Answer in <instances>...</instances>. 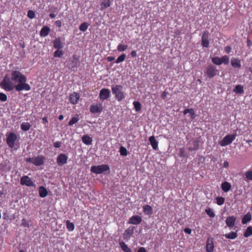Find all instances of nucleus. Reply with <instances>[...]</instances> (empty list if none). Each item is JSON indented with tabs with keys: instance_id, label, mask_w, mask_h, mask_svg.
<instances>
[{
	"instance_id": "1",
	"label": "nucleus",
	"mask_w": 252,
	"mask_h": 252,
	"mask_svg": "<svg viewBox=\"0 0 252 252\" xmlns=\"http://www.w3.org/2000/svg\"><path fill=\"white\" fill-rule=\"evenodd\" d=\"M12 80V78L11 79L8 75H5L0 83V87L7 92L13 90L15 88V85Z\"/></svg>"
},
{
	"instance_id": "2",
	"label": "nucleus",
	"mask_w": 252,
	"mask_h": 252,
	"mask_svg": "<svg viewBox=\"0 0 252 252\" xmlns=\"http://www.w3.org/2000/svg\"><path fill=\"white\" fill-rule=\"evenodd\" d=\"M123 89V87L120 85H116L112 87V94L115 95V98L119 101H122L125 97Z\"/></svg>"
},
{
	"instance_id": "3",
	"label": "nucleus",
	"mask_w": 252,
	"mask_h": 252,
	"mask_svg": "<svg viewBox=\"0 0 252 252\" xmlns=\"http://www.w3.org/2000/svg\"><path fill=\"white\" fill-rule=\"evenodd\" d=\"M12 80L16 83H21L22 82H26V77L22 74L19 71L14 70L11 72Z\"/></svg>"
},
{
	"instance_id": "4",
	"label": "nucleus",
	"mask_w": 252,
	"mask_h": 252,
	"mask_svg": "<svg viewBox=\"0 0 252 252\" xmlns=\"http://www.w3.org/2000/svg\"><path fill=\"white\" fill-rule=\"evenodd\" d=\"M236 137V134L227 135L220 142V144L221 146L228 145L235 140Z\"/></svg>"
},
{
	"instance_id": "5",
	"label": "nucleus",
	"mask_w": 252,
	"mask_h": 252,
	"mask_svg": "<svg viewBox=\"0 0 252 252\" xmlns=\"http://www.w3.org/2000/svg\"><path fill=\"white\" fill-rule=\"evenodd\" d=\"M109 169V167L107 165L102 164L98 166H93L91 167V171L92 172L96 174H101L104 171H106Z\"/></svg>"
},
{
	"instance_id": "6",
	"label": "nucleus",
	"mask_w": 252,
	"mask_h": 252,
	"mask_svg": "<svg viewBox=\"0 0 252 252\" xmlns=\"http://www.w3.org/2000/svg\"><path fill=\"white\" fill-rule=\"evenodd\" d=\"M17 139V135L14 132H10L7 135L6 143L8 147L13 148L15 146V142Z\"/></svg>"
},
{
	"instance_id": "7",
	"label": "nucleus",
	"mask_w": 252,
	"mask_h": 252,
	"mask_svg": "<svg viewBox=\"0 0 252 252\" xmlns=\"http://www.w3.org/2000/svg\"><path fill=\"white\" fill-rule=\"evenodd\" d=\"M90 110L93 114L100 113L103 110L102 103L101 102L94 103L91 105Z\"/></svg>"
},
{
	"instance_id": "8",
	"label": "nucleus",
	"mask_w": 252,
	"mask_h": 252,
	"mask_svg": "<svg viewBox=\"0 0 252 252\" xmlns=\"http://www.w3.org/2000/svg\"><path fill=\"white\" fill-rule=\"evenodd\" d=\"M15 89L17 92L28 91L31 90V87L28 84L26 83V82H22L16 85Z\"/></svg>"
},
{
	"instance_id": "9",
	"label": "nucleus",
	"mask_w": 252,
	"mask_h": 252,
	"mask_svg": "<svg viewBox=\"0 0 252 252\" xmlns=\"http://www.w3.org/2000/svg\"><path fill=\"white\" fill-rule=\"evenodd\" d=\"M20 184L23 186L28 187H34L35 184L32 181L31 179L28 176L25 175L21 178Z\"/></svg>"
},
{
	"instance_id": "10",
	"label": "nucleus",
	"mask_w": 252,
	"mask_h": 252,
	"mask_svg": "<svg viewBox=\"0 0 252 252\" xmlns=\"http://www.w3.org/2000/svg\"><path fill=\"white\" fill-rule=\"evenodd\" d=\"M218 72V70L216 67L213 65H209L206 68V73L207 76L212 78L216 75Z\"/></svg>"
},
{
	"instance_id": "11",
	"label": "nucleus",
	"mask_w": 252,
	"mask_h": 252,
	"mask_svg": "<svg viewBox=\"0 0 252 252\" xmlns=\"http://www.w3.org/2000/svg\"><path fill=\"white\" fill-rule=\"evenodd\" d=\"M110 91L108 89L103 88L99 93V97L102 100H106L110 97Z\"/></svg>"
},
{
	"instance_id": "12",
	"label": "nucleus",
	"mask_w": 252,
	"mask_h": 252,
	"mask_svg": "<svg viewBox=\"0 0 252 252\" xmlns=\"http://www.w3.org/2000/svg\"><path fill=\"white\" fill-rule=\"evenodd\" d=\"M209 33L207 31H205L203 32L202 38H201V43L202 45L204 47H208L209 44Z\"/></svg>"
},
{
	"instance_id": "13",
	"label": "nucleus",
	"mask_w": 252,
	"mask_h": 252,
	"mask_svg": "<svg viewBox=\"0 0 252 252\" xmlns=\"http://www.w3.org/2000/svg\"><path fill=\"white\" fill-rule=\"evenodd\" d=\"M45 158L43 156L40 155L33 158L32 163L36 166H40L44 164Z\"/></svg>"
},
{
	"instance_id": "14",
	"label": "nucleus",
	"mask_w": 252,
	"mask_h": 252,
	"mask_svg": "<svg viewBox=\"0 0 252 252\" xmlns=\"http://www.w3.org/2000/svg\"><path fill=\"white\" fill-rule=\"evenodd\" d=\"M142 221V218L139 216H133L129 218L128 223L137 225L139 224Z\"/></svg>"
},
{
	"instance_id": "15",
	"label": "nucleus",
	"mask_w": 252,
	"mask_h": 252,
	"mask_svg": "<svg viewBox=\"0 0 252 252\" xmlns=\"http://www.w3.org/2000/svg\"><path fill=\"white\" fill-rule=\"evenodd\" d=\"M80 95L78 93H73L69 96L70 103L73 104H77L79 100Z\"/></svg>"
},
{
	"instance_id": "16",
	"label": "nucleus",
	"mask_w": 252,
	"mask_h": 252,
	"mask_svg": "<svg viewBox=\"0 0 252 252\" xmlns=\"http://www.w3.org/2000/svg\"><path fill=\"white\" fill-rule=\"evenodd\" d=\"M134 229V226H131L125 230L124 233L125 238H129L133 234Z\"/></svg>"
},
{
	"instance_id": "17",
	"label": "nucleus",
	"mask_w": 252,
	"mask_h": 252,
	"mask_svg": "<svg viewBox=\"0 0 252 252\" xmlns=\"http://www.w3.org/2000/svg\"><path fill=\"white\" fill-rule=\"evenodd\" d=\"M214 243L212 239H208L206 246V251L207 252H212L214 250Z\"/></svg>"
},
{
	"instance_id": "18",
	"label": "nucleus",
	"mask_w": 252,
	"mask_h": 252,
	"mask_svg": "<svg viewBox=\"0 0 252 252\" xmlns=\"http://www.w3.org/2000/svg\"><path fill=\"white\" fill-rule=\"evenodd\" d=\"M236 217L234 216L228 217L226 220V224L229 227H232L235 224Z\"/></svg>"
},
{
	"instance_id": "19",
	"label": "nucleus",
	"mask_w": 252,
	"mask_h": 252,
	"mask_svg": "<svg viewBox=\"0 0 252 252\" xmlns=\"http://www.w3.org/2000/svg\"><path fill=\"white\" fill-rule=\"evenodd\" d=\"M231 64L234 68H240L241 63L240 60L238 58H232L231 60Z\"/></svg>"
},
{
	"instance_id": "20",
	"label": "nucleus",
	"mask_w": 252,
	"mask_h": 252,
	"mask_svg": "<svg viewBox=\"0 0 252 252\" xmlns=\"http://www.w3.org/2000/svg\"><path fill=\"white\" fill-rule=\"evenodd\" d=\"M150 144L154 150H157L158 148V142L154 136H150L149 138Z\"/></svg>"
},
{
	"instance_id": "21",
	"label": "nucleus",
	"mask_w": 252,
	"mask_h": 252,
	"mask_svg": "<svg viewBox=\"0 0 252 252\" xmlns=\"http://www.w3.org/2000/svg\"><path fill=\"white\" fill-rule=\"evenodd\" d=\"M82 140L83 143L87 145H91L93 141L92 138L88 135H84L82 138Z\"/></svg>"
},
{
	"instance_id": "22",
	"label": "nucleus",
	"mask_w": 252,
	"mask_h": 252,
	"mask_svg": "<svg viewBox=\"0 0 252 252\" xmlns=\"http://www.w3.org/2000/svg\"><path fill=\"white\" fill-rule=\"evenodd\" d=\"M50 31V29L49 27H48L47 26L43 27L40 31V36L42 37L46 36L47 35H48Z\"/></svg>"
},
{
	"instance_id": "23",
	"label": "nucleus",
	"mask_w": 252,
	"mask_h": 252,
	"mask_svg": "<svg viewBox=\"0 0 252 252\" xmlns=\"http://www.w3.org/2000/svg\"><path fill=\"white\" fill-rule=\"evenodd\" d=\"M252 219V215L250 213H247L243 217L242 220V224H246L248 222H249Z\"/></svg>"
},
{
	"instance_id": "24",
	"label": "nucleus",
	"mask_w": 252,
	"mask_h": 252,
	"mask_svg": "<svg viewBox=\"0 0 252 252\" xmlns=\"http://www.w3.org/2000/svg\"><path fill=\"white\" fill-rule=\"evenodd\" d=\"M38 191L39 196L42 198L46 197L47 195V189L43 186L39 187Z\"/></svg>"
},
{
	"instance_id": "25",
	"label": "nucleus",
	"mask_w": 252,
	"mask_h": 252,
	"mask_svg": "<svg viewBox=\"0 0 252 252\" xmlns=\"http://www.w3.org/2000/svg\"><path fill=\"white\" fill-rule=\"evenodd\" d=\"M231 187V185L227 182H224L221 184V189L224 192L228 191Z\"/></svg>"
},
{
	"instance_id": "26",
	"label": "nucleus",
	"mask_w": 252,
	"mask_h": 252,
	"mask_svg": "<svg viewBox=\"0 0 252 252\" xmlns=\"http://www.w3.org/2000/svg\"><path fill=\"white\" fill-rule=\"evenodd\" d=\"M144 212L148 215H151L153 214V209L151 206L148 205H145L143 207Z\"/></svg>"
},
{
	"instance_id": "27",
	"label": "nucleus",
	"mask_w": 252,
	"mask_h": 252,
	"mask_svg": "<svg viewBox=\"0 0 252 252\" xmlns=\"http://www.w3.org/2000/svg\"><path fill=\"white\" fill-rule=\"evenodd\" d=\"M110 5V0H103L100 4V10H102L103 9L109 7Z\"/></svg>"
},
{
	"instance_id": "28",
	"label": "nucleus",
	"mask_w": 252,
	"mask_h": 252,
	"mask_svg": "<svg viewBox=\"0 0 252 252\" xmlns=\"http://www.w3.org/2000/svg\"><path fill=\"white\" fill-rule=\"evenodd\" d=\"M120 246L124 252H131L130 249L123 241L119 243Z\"/></svg>"
},
{
	"instance_id": "29",
	"label": "nucleus",
	"mask_w": 252,
	"mask_h": 252,
	"mask_svg": "<svg viewBox=\"0 0 252 252\" xmlns=\"http://www.w3.org/2000/svg\"><path fill=\"white\" fill-rule=\"evenodd\" d=\"M183 113H184V115H186L187 113H189V115H190V118L191 119H193L195 117L194 111L193 109H185L183 111Z\"/></svg>"
},
{
	"instance_id": "30",
	"label": "nucleus",
	"mask_w": 252,
	"mask_h": 252,
	"mask_svg": "<svg viewBox=\"0 0 252 252\" xmlns=\"http://www.w3.org/2000/svg\"><path fill=\"white\" fill-rule=\"evenodd\" d=\"M224 236L226 238L229 239H234L237 237V234L235 232H231L228 234H225L224 235Z\"/></svg>"
},
{
	"instance_id": "31",
	"label": "nucleus",
	"mask_w": 252,
	"mask_h": 252,
	"mask_svg": "<svg viewBox=\"0 0 252 252\" xmlns=\"http://www.w3.org/2000/svg\"><path fill=\"white\" fill-rule=\"evenodd\" d=\"M233 92L236 94H242L244 92L243 87L240 85H237L234 89Z\"/></svg>"
},
{
	"instance_id": "32",
	"label": "nucleus",
	"mask_w": 252,
	"mask_h": 252,
	"mask_svg": "<svg viewBox=\"0 0 252 252\" xmlns=\"http://www.w3.org/2000/svg\"><path fill=\"white\" fill-rule=\"evenodd\" d=\"M31 126L28 122H23L21 125V128L24 131H28L30 129Z\"/></svg>"
},
{
	"instance_id": "33",
	"label": "nucleus",
	"mask_w": 252,
	"mask_h": 252,
	"mask_svg": "<svg viewBox=\"0 0 252 252\" xmlns=\"http://www.w3.org/2000/svg\"><path fill=\"white\" fill-rule=\"evenodd\" d=\"M54 46L55 48L60 49L62 48V43L61 40L59 38H57L54 42Z\"/></svg>"
},
{
	"instance_id": "34",
	"label": "nucleus",
	"mask_w": 252,
	"mask_h": 252,
	"mask_svg": "<svg viewBox=\"0 0 252 252\" xmlns=\"http://www.w3.org/2000/svg\"><path fill=\"white\" fill-rule=\"evenodd\" d=\"M252 235V226H249L246 230L244 235L245 237H248Z\"/></svg>"
},
{
	"instance_id": "35",
	"label": "nucleus",
	"mask_w": 252,
	"mask_h": 252,
	"mask_svg": "<svg viewBox=\"0 0 252 252\" xmlns=\"http://www.w3.org/2000/svg\"><path fill=\"white\" fill-rule=\"evenodd\" d=\"M133 104L136 112H139L141 109V105L138 101H134Z\"/></svg>"
},
{
	"instance_id": "36",
	"label": "nucleus",
	"mask_w": 252,
	"mask_h": 252,
	"mask_svg": "<svg viewBox=\"0 0 252 252\" xmlns=\"http://www.w3.org/2000/svg\"><path fill=\"white\" fill-rule=\"evenodd\" d=\"M66 224V228L68 231H72L74 230V224L72 222H71L67 220Z\"/></svg>"
},
{
	"instance_id": "37",
	"label": "nucleus",
	"mask_w": 252,
	"mask_h": 252,
	"mask_svg": "<svg viewBox=\"0 0 252 252\" xmlns=\"http://www.w3.org/2000/svg\"><path fill=\"white\" fill-rule=\"evenodd\" d=\"M212 62L216 65H220L222 64L220 58L215 57L212 58Z\"/></svg>"
},
{
	"instance_id": "38",
	"label": "nucleus",
	"mask_w": 252,
	"mask_h": 252,
	"mask_svg": "<svg viewBox=\"0 0 252 252\" xmlns=\"http://www.w3.org/2000/svg\"><path fill=\"white\" fill-rule=\"evenodd\" d=\"M79 120V116L78 115H77L74 117H73L70 120V121L69 122V126H72L73 125V124H75L76 123H77L78 121Z\"/></svg>"
},
{
	"instance_id": "39",
	"label": "nucleus",
	"mask_w": 252,
	"mask_h": 252,
	"mask_svg": "<svg viewBox=\"0 0 252 252\" xmlns=\"http://www.w3.org/2000/svg\"><path fill=\"white\" fill-rule=\"evenodd\" d=\"M205 212L206 214L210 217L214 218L215 216L213 210L210 208L206 209Z\"/></svg>"
},
{
	"instance_id": "40",
	"label": "nucleus",
	"mask_w": 252,
	"mask_h": 252,
	"mask_svg": "<svg viewBox=\"0 0 252 252\" xmlns=\"http://www.w3.org/2000/svg\"><path fill=\"white\" fill-rule=\"evenodd\" d=\"M88 26H89V25L87 23H86V22L83 23L81 24V25L79 27V30L82 32H85L88 29Z\"/></svg>"
},
{
	"instance_id": "41",
	"label": "nucleus",
	"mask_w": 252,
	"mask_h": 252,
	"mask_svg": "<svg viewBox=\"0 0 252 252\" xmlns=\"http://www.w3.org/2000/svg\"><path fill=\"white\" fill-rule=\"evenodd\" d=\"M127 48V46L126 45H123L122 44H119L117 46V50L119 52H123L126 50Z\"/></svg>"
},
{
	"instance_id": "42",
	"label": "nucleus",
	"mask_w": 252,
	"mask_h": 252,
	"mask_svg": "<svg viewBox=\"0 0 252 252\" xmlns=\"http://www.w3.org/2000/svg\"><path fill=\"white\" fill-rule=\"evenodd\" d=\"M126 58V55L125 54H123L121 56H120L117 59L116 61V63H119L121 62L124 61Z\"/></svg>"
},
{
	"instance_id": "43",
	"label": "nucleus",
	"mask_w": 252,
	"mask_h": 252,
	"mask_svg": "<svg viewBox=\"0 0 252 252\" xmlns=\"http://www.w3.org/2000/svg\"><path fill=\"white\" fill-rule=\"evenodd\" d=\"M222 63L228 64L229 63V57L227 56H223L220 58Z\"/></svg>"
},
{
	"instance_id": "44",
	"label": "nucleus",
	"mask_w": 252,
	"mask_h": 252,
	"mask_svg": "<svg viewBox=\"0 0 252 252\" xmlns=\"http://www.w3.org/2000/svg\"><path fill=\"white\" fill-rule=\"evenodd\" d=\"M217 203L219 205H222L224 202V198L222 197H217L216 198Z\"/></svg>"
},
{
	"instance_id": "45",
	"label": "nucleus",
	"mask_w": 252,
	"mask_h": 252,
	"mask_svg": "<svg viewBox=\"0 0 252 252\" xmlns=\"http://www.w3.org/2000/svg\"><path fill=\"white\" fill-rule=\"evenodd\" d=\"M245 176L248 180H252V170L247 171L245 173Z\"/></svg>"
},
{
	"instance_id": "46",
	"label": "nucleus",
	"mask_w": 252,
	"mask_h": 252,
	"mask_svg": "<svg viewBox=\"0 0 252 252\" xmlns=\"http://www.w3.org/2000/svg\"><path fill=\"white\" fill-rule=\"evenodd\" d=\"M193 148H189V150L190 151L193 150H196L198 149V142L197 141H193Z\"/></svg>"
},
{
	"instance_id": "47",
	"label": "nucleus",
	"mask_w": 252,
	"mask_h": 252,
	"mask_svg": "<svg viewBox=\"0 0 252 252\" xmlns=\"http://www.w3.org/2000/svg\"><path fill=\"white\" fill-rule=\"evenodd\" d=\"M57 162L59 165H62L63 164V154H61L57 159Z\"/></svg>"
},
{
	"instance_id": "48",
	"label": "nucleus",
	"mask_w": 252,
	"mask_h": 252,
	"mask_svg": "<svg viewBox=\"0 0 252 252\" xmlns=\"http://www.w3.org/2000/svg\"><path fill=\"white\" fill-rule=\"evenodd\" d=\"M120 152L121 155L122 156H126L127 154L126 149L123 147H121Z\"/></svg>"
},
{
	"instance_id": "49",
	"label": "nucleus",
	"mask_w": 252,
	"mask_h": 252,
	"mask_svg": "<svg viewBox=\"0 0 252 252\" xmlns=\"http://www.w3.org/2000/svg\"><path fill=\"white\" fill-rule=\"evenodd\" d=\"M22 225L24 227H29V222L26 219H23L22 220Z\"/></svg>"
},
{
	"instance_id": "50",
	"label": "nucleus",
	"mask_w": 252,
	"mask_h": 252,
	"mask_svg": "<svg viewBox=\"0 0 252 252\" xmlns=\"http://www.w3.org/2000/svg\"><path fill=\"white\" fill-rule=\"evenodd\" d=\"M7 97L6 95L2 93H0V100L4 102L7 100Z\"/></svg>"
},
{
	"instance_id": "51",
	"label": "nucleus",
	"mask_w": 252,
	"mask_h": 252,
	"mask_svg": "<svg viewBox=\"0 0 252 252\" xmlns=\"http://www.w3.org/2000/svg\"><path fill=\"white\" fill-rule=\"evenodd\" d=\"M28 16L31 19L35 17L34 12L32 10H29L28 12Z\"/></svg>"
},
{
	"instance_id": "52",
	"label": "nucleus",
	"mask_w": 252,
	"mask_h": 252,
	"mask_svg": "<svg viewBox=\"0 0 252 252\" xmlns=\"http://www.w3.org/2000/svg\"><path fill=\"white\" fill-rule=\"evenodd\" d=\"M63 55V52L62 50H60V49H58L56 52H55L54 56L56 57H61V56Z\"/></svg>"
},
{
	"instance_id": "53",
	"label": "nucleus",
	"mask_w": 252,
	"mask_h": 252,
	"mask_svg": "<svg viewBox=\"0 0 252 252\" xmlns=\"http://www.w3.org/2000/svg\"><path fill=\"white\" fill-rule=\"evenodd\" d=\"M54 145L56 148L61 147L62 145V142L59 141L56 142L54 143Z\"/></svg>"
},
{
	"instance_id": "54",
	"label": "nucleus",
	"mask_w": 252,
	"mask_h": 252,
	"mask_svg": "<svg viewBox=\"0 0 252 252\" xmlns=\"http://www.w3.org/2000/svg\"><path fill=\"white\" fill-rule=\"evenodd\" d=\"M168 94V92H166V91H164L162 94H161V98L162 99H165L166 96H167V94Z\"/></svg>"
},
{
	"instance_id": "55",
	"label": "nucleus",
	"mask_w": 252,
	"mask_h": 252,
	"mask_svg": "<svg viewBox=\"0 0 252 252\" xmlns=\"http://www.w3.org/2000/svg\"><path fill=\"white\" fill-rule=\"evenodd\" d=\"M231 50V48L229 46H227L224 48V51L226 53H229Z\"/></svg>"
},
{
	"instance_id": "56",
	"label": "nucleus",
	"mask_w": 252,
	"mask_h": 252,
	"mask_svg": "<svg viewBox=\"0 0 252 252\" xmlns=\"http://www.w3.org/2000/svg\"><path fill=\"white\" fill-rule=\"evenodd\" d=\"M184 232L187 233V234H190L191 232V230L189 228H186L185 229H184Z\"/></svg>"
},
{
	"instance_id": "57",
	"label": "nucleus",
	"mask_w": 252,
	"mask_h": 252,
	"mask_svg": "<svg viewBox=\"0 0 252 252\" xmlns=\"http://www.w3.org/2000/svg\"><path fill=\"white\" fill-rule=\"evenodd\" d=\"M137 252H147L145 248L144 247H140Z\"/></svg>"
},
{
	"instance_id": "58",
	"label": "nucleus",
	"mask_w": 252,
	"mask_h": 252,
	"mask_svg": "<svg viewBox=\"0 0 252 252\" xmlns=\"http://www.w3.org/2000/svg\"><path fill=\"white\" fill-rule=\"evenodd\" d=\"M130 55L132 56V57L135 58L137 56V53L135 51H132V52H131Z\"/></svg>"
},
{
	"instance_id": "59",
	"label": "nucleus",
	"mask_w": 252,
	"mask_h": 252,
	"mask_svg": "<svg viewBox=\"0 0 252 252\" xmlns=\"http://www.w3.org/2000/svg\"><path fill=\"white\" fill-rule=\"evenodd\" d=\"M55 24L57 27H60L62 26V22L60 20L57 21Z\"/></svg>"
},
{
	"instance_id": "60",
	"label": "nucleus",
	"mask_w": 252,
	"mask_h": 252,
	"mask_svg": "<svg viewBox=\"0 0 252 252\" xmlns=\"http://www.w3.org/2000/svg\"><path fill=\"white\" fill-rule=\"evenodd\" d=\"M27 162H32V163L33 162V158H27L26 160Z\"/></svg>"
},
{
	"instance_id": "61",
	"label": "nucleus",
	"mask_w": 252,
	"mask_h": 252,
	"mask_svg": "<svg viewBox=\"0 0 252 252\" xmlns=\"http://www.w3.org/2000/svg\"><path fill=\"white\" fill-rule=\"evenodd\" d=\"M228 166H229V163L227 161H224L223 162V166L224 167L227 168L228 167Z\"/></svg>"
},
{
	"instance_id": "62",
	"label": "nucleus",
	"mask_w": 252,
	"mask_h": 252,
	"mask_svg": "<svg viewBox=\"0 0 252 252\" xmlns=\"http://www.w3.org/2000/svg\"><path fill=\"white\" fill-rule=\"evenodd\" d=\"M43 121V124H46V123H48V121L46 118L44 117L42 119Z\"/></svg>"
},
{
	"instance_id": "63",
	"label": "nucleus",
	"mask_w": 252,
	"mask_h": 252,
	"mask_svg": "<svg viewBox=\"0 0 252 252\" xmlns=\"http://www.w3.org/2000/svg\"><path fill=\"white\" fill-rule=\"evenodd\" d=\"M114 59H115L114 57H108L107 58V60L109 62H111V61H113L114 60Z\"/></svg>"
},
{
	"instance_id": "64",
	"label": "nucleus",
	"mask_w": 252,
	"mask_h": 252,
	"mask_svg": "<svg viewBox=\"0 0 252 252\" xmlns=\"http://www.w3.org/2000/svg\"><path fill=\"white\" fill-rule=\"evenodd\" d=\"M55 16H56V15H55V14H54V13H51V14H50V17L51 18H55Z\"/></svg>"
}]
</instances>
